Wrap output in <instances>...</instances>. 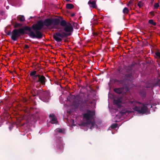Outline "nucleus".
<instances>
[{"mask_svg":"<svg viewBox=\"0 0 160 160\" xmlns=\"http://www.w3.org/2000/svg\"><path fill=\"white\" fill-rule=\"evenodd\" d=\"M122 103V101L119 99H114L113 100V104L116 105L118 108H121Z\"/></svg>","mask_w":160,"mask_h":160,"instance_id":"4468645a","label":"nucleus"},{"mask_svg":"<svg viewBox=\"0 0 160 160\" xmlns=\"http://www.w3.org/2000/svg\"><path fill=\"white\" fill-rule=\"evenodd\" d=\"M133 109L134 110L137 111L139 113L143 114L145 113L148 110L147 105L146 104H143V106L141 108L139 107L135 106L133 108Z\"/></svg>","mask_w":160,"mask_h":160,"instance_id":"1a4fd4ad","label":"nucleus"},{"mask_svg":"<svg viewBox=\"0 0 160 160\" xmlns=\"http://www.w3.org/2000/svg\"><path fill=\"white\" fill-rule=\"evenodd\" d=\"M11 23L13 26V27L16 29L18 28H21L22 26V24L21 23H18L17 22H13L11 21Z\"/></svg>","mask_w":160,"mask_h":160,"instance_id":"dca6fc26","label":"nucleus"},{"mask_svg":"<svg viewBox=\"0 0 160 160\" xmlns=\"http://www.w3.org/2000/svg\"><path fill=\"white\" fill-rule=\"evenodd\" d=\"M75 13H73L71 14V16L72 17H73L75 16Z\"/></svg>","mask_w":160,"mask_h":160,"instance_id":"e433bc0d","label":"nucleus"},{"mask_svg":"<svg viewBox=\"0 0 160 160\" xmlns=\"http://www.w3.org/2000/svg\"><path fill=\"white\" fill-rule=\"evenodd\" d=\"M29 75L33 80L34 83L37 84L40 86L41 85H45L47 82V80L44 75L38 73L35 70L31 71Z\"/></svg>","mask_w":160,"mask_h":160,"instance_id":"39448f33","label":"nucleus"},{"mask_svg":"<svg viewBox=\"0 0 160 160\" xmlns=\"http://www.w3.org/2000/svg\"><path fill=\"white\" fill-rule=\"evenodd\" d=\"M118 72L119 73L123 74L124 72H125L124 70H123V68H120L118 69Z\"/></svg>","mask_w":160,"mask_h":160,"instance_id":"cd10ccee","label":"nucleus"},{"mask_svg":"<svg viewBox=\"0 0 160 160\" xmlns=\"http://www.w3.org/2000/svg\"><path fill=\"white\" fill-rule=\"evenodd\" d=\"M95 113L94 111H88L83 114V118L86 120V122H83L81 126L90 127L91 129L95 128H98V126L94 122L92 121L93 119Z\"/></svg>","mask_w":160,"mask_h":160,"instance_id":"7ed1b4c3","label":"nucleus"},{"mask_svg":"<svg viewBox=\"0 0 160 160\" xmlns=\"http://www.w3.org/2000/svg\"><path fill=\"white\" fill-rule=\"evenodd\" d=\"M34 96H38L40 99L45 102H48L49 100L50 93L49 91H44L42 89L38 90Z\"/></svg>","mask_w":160,"mask_h":160,"instance_id":"0eeeda50","label":"nucleus"},{"mask_svg":"<svg viewBox=\"0 0 160 160\" xmlns=\"http://www.w3.org/2000/svg\"><path fill=\"white\" fill-rule=\"evenodd\" d=\"M89 103H92V102H90Z\"/></svg>","mask_w":160,"mask_h":160,"instance_id":"c03bdc74","label":"nucleus"},{"mask_svg":"<svg viewBox=\"0 0 160 160\" xmlns=\"http://www.w3.org/2000/svg\"><path fill=\"white\" fill-rule=\"evenodd\" d=\"M143 3L142 2L139 1L138 4V5L139 7V8H140L143 6Z\"/></svg>","mask_w":160,"mask_h":160,"instance_id":"c85d7f7f","label":"nucleus"},{"mask_svg":"<svg viewBox=\"0 0 160 160\" xmlns=\"http://www.w3.org/2000/svg\"><path fill=\"white\" fill-rule=\"evenodd\" d=\"M3 13V12H1V13L2 14Z\"/></svg>","mask_w":160,"mask_h":160,"instance_id":"37998d69","label":"nucleus"},{"mask_svg":"<svg viewBox=\"0 0 160 160\" xmlns=\"http://www.w3.org/2000/svg\"><path fill=\"white\" fill-rule=\"evenodd\" d=\"M88 3L90 7H92L93 8H95L97 7L95 1H91V0H90L88 1Z\"/></svg>","mask_w":160,"mask_h":160,"instance_id":"a211bd4d","label":"nucleus"},{"mask_svg":"<svg viewBox=\"0 0 160 160\" xmlns=\"http://www.w3.org/2000/svg\"><path fill=\"white\" fill-rule=\"evenodd\" d=\"M159 7V5L158 3H156L154 5V8L155 9H158Z\"/></svg>","mask_w":160,"mask_h":160,"instance_id":"c756f323","label":"nucleus"},{"mask_svg":"<svg viewBox=\"0 0 160 160\" xmlns=\"http://www.w3.org/2000/svg\"><path fill=\"white\" fill-rule=\"evenodd\" d=\"M66 1L67 2H71V1L70 0H66Z\"/></svg>","mask_w":160,"mask_h":160,"instance_id":"58836bf2","label":"nucleus"},{"mask_svg":"<svg viewBox=\"0 0 160 160\" xmlns=\"http://www.w3.org/2000/svg\"><path fill=\"white\" fill-rule=\"evenodd\" d=\"M73 98L76 99L73 101V105L76 108H79L81 110L83 111L87 108L88 98L84 99L83 95H78L75 96H73Z\"/></svg>","mask_w":160,"mask_h":160,"instance_id":"20e7f679","label":"nucleus"},{"mask_svg":"<svg viewBox=\"0 0 160 160\" xmlns=\"http://www.w3.org/2000/svg\"><path fill=\"white\" fill-rule=\"evenodd\" d=\"M139 95L142 98H145L146 96V91L145 89H142L139 92Z\"/></svg>","mask_w":160,"mask_h":160,"instance_id":"f3484780","label":"nucleus"},{"mask_svg":"<svg viewBox=\"0 0 160 160\" xmlns=\"http://www.w3.org/2000/svg\"><path fill=\"white\" fill-rule=\"evenodd\" d=\"M131 102L132 104H134L133 103L135 102H134V100H133V101H131Z\"/></svg>","mask_w":160,"mask_h":160,"instance_id":"4c0bfd02","label":"nucleus"},{"mask_svg":"<svg viewBox=\"0 0 160 160\" xmlns=\"http://www.w3.org/2000/svg\"><path fill=\"white\" fill-rule=\"evenodd\" d=\"M149 14H150L152 16H154V13L153 11L150 12H149Z\"/></svg>","mask_w":160,"mask_h":160,"instance_id":"f704fd0d","label":"nucleus"},{"mask_svg":"<svg viewBox=\"0 0 160 160\" xmlns=\"http://www.w3.org/2000/svg\"><path fill=\"white\" fill-rule=\"evenodd\" d=\"M66 7L67 9H71L74 8V6L72 4L68 3L66 4Z\"/></svg>","mask_w":160,"mask_h":160,"instance_id":"aec40b11","label":"nucleus"},{"mask_svg":"<svg viewBox=\"0 0 160 160\" xmlns=\"http://www.w3.org/2000/svg\"><path fill=\"white\" fill-rule=\"evenodd\" d=\"M43 25L47 27L52 26L53 28L59 24L60 19L58 18H48L45 19L43 22Z\"/></svg>","mask_w":160,"mask_h":160,"instance_id":"6e6552de","label":"nucleus"},{"mask_svg":"<svg viewBox=\"0 0 160 160\" xmlns=\"http://www.w3.org/2000/svg\"><path fill=\"white\" fill-rule=\"evenodd\" d=\"M57 121V120L56 118L55 117L54 118H53L51 119V121L50 122L51 123L54 124L56 123Z\"/></svg>","mask_w":160,"mask_h":160,"instance_id":"393cba45","label":"nucleus"},{"mask_svg":"<svg viewBox=\"0 0 160 160\" xmlns=\"http://www.w3.org/2000/svg\"><path fill=\"white\" fill-rule=\"evenodd\" d=\"M26 26H23L22 28L19 29H15L12 32V35L11 38L14 41H17L18 39L22 35L27 34L28 35L27 28Z\"/></svg>","mask_w":160,"mask_h":160,"instance_id":"423d86ee","label":"nucleus"},{"mask_svg":"<svg viewBox=\"0 0 160 160\" xmlns=\"http://www.w3.org/2000/svg\"><path fill=\"white\" fill-rule=\"evenodd\" d=\"M56 146L57 149H60V150H63V146L62 144V143L61 141L59 139H58L57 140L56 143Z\"/></svg>","mask_w":160,"mask_h":160,"instance_id":"ddd939ff","label":"nucleus"},{"mask_svg":"<svg viewBox=\"0 0 160 160\" xmlns=\"http://www.w3.org/2000/svg\"><path fill=\"white\" fill-rule=\"evenodd\" d=\"M27 100L25 99V101H25V102H27Z\"/></svg>","mask_w":160,"mask_h":160,"instance_id":"79ce46f5","label":"nucleus"},{"mask_svg":"<svg viewBox=\"0 0 160 160\" xmlns=\"http://www.w3.org/2000/svg\"><path fill=\"white\" fill-rule=\"evenodd\" d=\"M160 80H158L155 83H152L150 81H147L145 82V88H152L154 86L159 85Z\"/></svg>","mask_w":160,"mask_h":160,"instance_id":"9d476101","label":"nucleus"},{"mask_svg":"<svg viewBox=\"0 0 160 160\" xmlns=\"http://www.w3.org/2000/svg\"><path fill=\"white\" fill-rule=\"evenodd\" d=\"M7 34L8 35H12V32H11V31H9L7 33Z\"/></svg>","mask_w":160,"mask_h":160,"instance_id":"72a5a7b5","label":"nucleus"},{"mask_svg":"<svg viewBox=\"0 0 160 160\" xmlns=\"http://www.w3.org/2000/svg\"><path fill=\"white\" fill-rule=\"evenodd\" d=\"M118 124L117 123H115L113 124H112L111 126V127L112 129H114L117 128L118 127Z\"/></svg>","mask_w":160,"mask_h":160,"instance_id":"bb28decb","label":"nucleus"},{"mask_svg":"<svg viewBox=\"0 0 160 160\" xmlns=\"http://www.w3.org/2000/svg\"><path fill=\"white\" fill-rule=\"evenodd\" d=\"M132 77L133 76L132 72H130L128 74H126L124 76V78L123 79H126L125 83L128 86L129 85L128 84V82L129 81H130V79H131L132 78Z\"/></svg>","mask_w":160,"mask_h":160,"instance_id":"f8f14e48","label":"nucleus"},{"mask_svg":"<svg viewBox=\"0 0 160 160\" xmlns=\"http://www.w3.org/2000/svg\"><path fill=\"white\" fill-rule=\"evenodd\" d=\"M9 129L10 130H11V127H9Z\"/></svg>","mask_w":160,"mask_h":160,"instance_id":"ea45409f","label":"nucleus"},{"mask_svg":"<svg viewBox=\"0 0 160 160\" xmlns=\"http://www.w3.org/2000/svg\"><path fill=\"white\" fill-rule=\"evenodd\" d=\"M55 117V115L53 114H50L49 115V117L50 118H51V119L53 118H54Z\"/></svg>","mask_w":160,"mask_h":160,"instance_id":"7c9ffc66","label":"nucleus"},{"mask_svg":"<svg viewBox=\"0 0 160 160\" xmlns=\"http://www.w3.org/2000/svg\"><path fill=\"white\" fill-rule=\"evenodd\" d=\"M136 64V63L135 62H132L131 65L129 66H131V68H132V67H134Z\"/></svg>","mask_w":160,"mask_h":160,"instance_id":"2f4dec72","label":"nucleus"},{"mask_svg":"<svg viewBox=\"0 0 160 160\" xmlns=\"http://www.w3.org/2000/svg\"><path fill=\"white\" fill-rule=\"evenodd\" d=\"M155 55L156 57V58L160 59V52L156 51L155 52Z\"/></svg>","mask_w":160,"mask_h":160,"instance_id":"a878e982","label":"nucleus"},{"mask_svg":"<svg viewBox=\"0 0 160 160\" xmlns=\"http://www.w3.org/2000/svg\"><path fill=\"white\" fill-rule=\"evenodd\" d=\"M129 10L128 8L127 7H125L123 10V12L124 14H127L128 13Z\"/></svg>","mask_w":160,"mask_h":160,"instance_id":"b1692460","label":"nucleus"},{"mask_svg":"<svg viewBox=\"0 0 160 160\" xmlns=\"http://www.w3.org/2000/svg\"><path fill=\"white\" fill-rule=\"evenodd\" d=\"M114 92L118 94L122 93L123 91V89L122 88H116L114 89Z\"/></svg>","mask_w":160,"mask_h":160,"instance_id":"6ab92c4d","label":"nucleus"},{"mask_svg":"<svg viewBox=\"0 0 160 160\" xmlns=\"http://www.w3.org/2000/svg\"><path fill=\"white\" fill-rule=\"evenodd\" d=\"M28 30V36L32 38L38 39H42L43 33L40 31L44 26L43 21L42 20L38 21L36 23L33 24L31 27L26 26Z\"/></svg>","mask_w":160,"mask_h":160,"instance_id":"f03ea898","label":"nucleus"},{"mask_svg":"<svg viewBox=\"0 0 160 160\" xmlns=\"http://www.w3.org/2000/svg\"><path fill=\"white\" fill-rule=\"evenodd\" d=\"M123 70H124L125 72L130 73L132 72V69L131 68V67L129 65L124 66L123 68Z\"/></svg>","mask_w":160,"mask_h":160,"instance_id":"2eb2a0df","label":"nucleus"},{"mask_svg":"<svg viewBox=\"0 0 160 160\" xmlns=\"http://www.w3.org/2000/svg\"><path fill=\"white\" fill-rule=\"evenodd\" d=\"M147 63L152 64L153 63V61L152 60H150V61H149Z\"/></svg>","mask_w":160,"mask_h":160,"instance_id":"c9c22d12","label":"nucleus"},{"mask_svg":"<svg viewBox=\"0 0 160 160\" xmlns=\"http://www.w3.org/2000/svg\"><path fill=\"white\" fill-rule=\"evenodd\" d=\"M126 79H123L122 80H119L116 79L114 80V82L116 83H117L118 84H121L124 85L125 88V90L126 91H128L130 87L125 83Z\"/></svg>","mask_w":160,"mask_h":160,"instance_id":"9b49d317","label":"nucleus"},{"mask_svg":"<svg viewBox=\"0 0 160 160\" xmlns=\"http://www.w3.org/2000/svg\"><path fill=\"white\" fill-rule=\"evenodd\" d=\"M24 49H28L29 48V47L28 45L25 44V45L24 47Z\"/></svg>","mask_w":160,"mask_h":160,"instance_id":"473e14b6","label":"nucleus"},{"mask_svg":"<svg viewBox=\"0 0 160 160\" xmlns=\"http://www.w3.org/2000/svg\"><path fill=\"white\" fill-rule=\"evenodd\" d=\"M56 132H58L59 133H64V130L60 128H57L55 130Z\"/></svg>","mask_w":160,"mask_h":160,"instance_id":"412c9836","label":"nucleus"},{"mask_svg":"<svg viewBox=\"0 0 160 160\" xmlns=\"http://www.w3.org/2000/svg\"><path fill=\"white\" fill-rule=\"evenodd\" d=\"M17 18L21 22H23L25 21V19L23 16H21L20 17H17Z\"/></svg>","mask_w":160,"mask_h":160,"instance_id":"5701e85b","label":"nucleus"},{"mask_svg":"<svg viewBox=\"0 0 160 160\" xmlns=\"http://www.w3.org/2000/svg\"><path fill=\"white\" fill-rule=\"evenodd\" d=\"M75 23H73V25L74 26V24H75Z\"/></svg>","mask_w":160,"mask_h":160,"instance_id":"a19ab883","label":"nucleus"},{"mask_svg":"<svg viewBox=\"0 0 160 160\" xmlns=\"http://www.w3.org/2000/svg\"><path fill=\"white\" fill-rule=\"evenodd\" d=\"M60 25L63 28V30H60L59 32L54 33L53 37V39L57 42H61L63 38H67L71 36L73 31V26L69 22H67L65 20H60Z\"/></svg>","mask_w":160,"mask_h":160,"instance_id":"f257e3e1","label":"nucleus"},{"mask_svg":"<svg viewBox=\"0 0 160 160\" xmlns=\"http://www.w3.org/2000/svg\"><path fill=\"white\" fill-rule=\"evenodd\" d=\"M148 22L150 24L155 26L157 25V23L154 21L153 19H150L148 20Z\"/></svg>","mask_w":160,"mask_h":160,"instance_id":"4be33fe9","label":"nucleus"}]
</instances>
